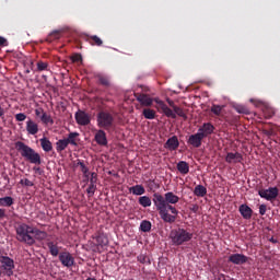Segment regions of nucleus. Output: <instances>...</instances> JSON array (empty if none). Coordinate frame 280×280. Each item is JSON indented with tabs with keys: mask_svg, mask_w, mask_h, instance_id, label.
<instances>
[{
	"mask_svg": "<svg viewBox=\"0 0 280 280\" xmlns=\"http://www.w3.org/2000/svg\"><path fill=\"white\" fill-rule=\"evenodd\" d=\"M180 197L172 191L164 194V196L159 192L153 194V205L161 220L166 222V224H174V222H176L178 209H176L174 205H178Z\"/></svg>",
	"mask_w": 280,
	"mask_h": 280,
	"instance_id": "nucleus-1",
	"label": "nucleus"
},
{
	"mask_svg": "<svg viewBox=\"0 0 280 280\" xmlns=\"http://www.w3.org/2000/svg\"><path fill=\"white\" fill-rule=\"evenodd\" d=\"M15 233L18 242H22L28 246H34V244H36V240L39 242L47 240V232L40 231L37 228H32L25 223L18 225Z\"/></svg>",
	"mask_w": 280,
	"mask_h": 280,
	"instance_id": "nucleus-2",
	"label": "nucleus"
},
{
	"mask_svg": "<svg viewBox=\"0 0 280 280\" xmlns=\"http://www.w3.org/2000/svg\"><path fill=\"white\" fill-rule=\"evenodd\" d=\"M15 150H18L21 156L32 165H40V163H43L40 153L36 152V150L32 149V147L25 144L22 141L15 142Z\"/></svg>",
	"mask_w": 280,
	"mask_h": 280,
	"instance_id": "nucleus-3",
	"label": "nucleus"
},
{
	"mask_svg": "<svg viewBox=\"0 0 280 280\" xmlns=\"http://www.w3.org/2000/svg\"><path fill=\"white\" fill-rule=\"evenodd\" d=\"M170 240L173 246H183V244H187L194 240V233L184 228H177L171 231Z\"/></svg>",
	"mask_w": 280,
	"mask_h": 280,
	"instance_id": "nucleus-4",
	"label": "nucleus"
},
{
	"mask_svg": "<svg viewBox=\"0 0 280 280\" xmlns=\"http://www.w3.org/2000/svg\"><path fill=\"white\" fill-rule=\"evenodd\" d=\"M96 124L103 130H110L115 126V116L108 110H101L96 115Z\"/></svg>",
	"mask_w": 280,
	"mask_h": 280,
	"instance_id": "nucleus-5",
	"label": "nucleus"
},
{
	"mask_svg": "<svg viewBox=\"0 0 280 280\" xmlns=\"http://www.w3.org/2000/svg\"><path fill=\"white\" fill-rule=\"evenodd\" d=\"M258 195L260 196V198H264L265 200L272 202V200H277V198L279 197V188L269 187L268 189H260L258 191Z\"/></svg>",
	"mask_w": 280,
	"mask_h": 280,
	"instance_id": "nucleus-6",
	"label": "nucleus"
},
{
	"mask_svg": "<svg viewBox=\"0 0 280 280\" xmlns=\"http://www.w3.org/2000/svg\"><path fill=\"white\" fill-rule=\"evenodd\" d=\"M0 262L2 264V270L7 277H12L14 275V259L8 256H1Z\"/></svg>",
	"mask_w": 280,
	"mask_h": 280,
	"instance_id": "nucleus-7",
	"label": "nucleus"
},
{
	"mask_svg": "<svg viewBox=\"0 0 280 280\" xmlns=\"http://www.w3.org/2000/svg\"><path fill=\"white\" fill-rule=\"evenodd\" d=\"M59 261L61 262L62 266H65L66 268H71L74 266L75 264V258L73 257V255H71V253L69 252H61L59 254Z\"/></svg>",
	"mask_w": 280,
	"mask_h": 280,
	"instance_id": "nucleus-8",
	"label": "nucleus"
},
{
	"mask_svg": "<svg viewBox=\"0 0 280 280\" xmlns=\"http://www.w3.org/2000/svg\"><path fill=\"white\" fill-rule=\"evenodd\" d=\"M133 95H135L137 102H139V104L141 106H145L147 108H150V106H152V104H154V98L150 97L149 94L135 93Z\"/></svg>",
	"mask_w": 280,
	"mask_h": 280,
	"instance_id": "nucleus-9",
	"label": "nucleus"
},
{
	"mask_svg": "<svg viewBox=\"0 0 280 280\" xmlns=\"http://www.w3.org/2000/svg\"><path fill=\"white\" fill-rule=\"evenodd\" d=\"M228 261L234 264V266H244V264L248 262V256L244 254H231Z\"/></svg>",
	"mask_w": 280,
	"mask_h": 280,
	"instance_id": "nucleus-10",
	"label": "nucleus"
},
{
	"mask_svg": "<svg viewBox=\"0 0 280 280\" xmlns=\"http://www.w3.org/2000/svg\"><path fill=\"white\" fill-rule=\"evenodd\" d=\"M74 119L79 126H89L91 124V116L84 110H78L74 114Z\"/></svg>",
	"mask_w": 280,
	"mask_h": 280,
	"instance_id": "nucleus-11",
	"label": "nucleus"
},
{
	"mask_svg": "<svg viewBox=\"0 0 280 280\" xmlns=\"http://www.w3.org/2000/svg\"><path fill=\"white\" fill-rule=\"evenodd\" d=\"M215 130V127L211 122H205L202 126L198 128V133L203 138L207 139V137H210V135H213Z\"/></svg>",
	"mask_w": 280,
	"mask_h": 280,
	"instance_id": "nucleus-12",
	"label": "nucleus"
},
{
	"mask_svg": "<svg viewBox=\"0 0 280 280\" xmlns=\"http://www.w3.org/2000/svg\"><path fill=\"white\" fill-rule=\"evenodd\" d=\"M202 139H205L198 131L195 135H190L187 143L192 148H200L202 145Z\"/></svg>",
	"mask_w": 280,
	"mask_h": 280,
	"instance_id": "nucleus-13",
	"label": "nucleus"
},
{
	"mask_svg": "<svg viewBox=\"0 0 280 280\" xmlns=\"http://www.w3.org/2000/svg\"><path fill=\"white\" fill-rule=\"evenodd\" d=\"M179 145H180V142L178 141V137L173 136L167 139V141L164 144V148L166 150H170V152H174L175 150H178Z\"/></svg>",
	"mask_w": 280,
	"mask_h": 280,
	"instance_id": "nucleus-14",
	"label": "nucleus"
},
{
	"mask_svg": "<svg viewBox=\"0 0 280 280\" xmlns=\"http://www.w3.org/2000/svg\"><path fill=\"white\" fill-rule=\"evenodd\" d=\"M225 161L228 163H242V161H244V156L242 155V153L240 152H229L225 156Z\"/></svg>",
	"mask_w": 280,
	"mask_h": 280,
	"instance_id": "nucleus-15",
	"label": "nucleus"
},
{
	"mask_svg": "<svg viewBox=\"0 0 280 280\" xmlns=\"http://www.w3.org/2000/svg\"><path fill=\"white\" fill-rule=\"evenodd\" d=\"M238 211L244 220H250L253 218V209L246 203L241 205Z\"/></svg>",
	"mask_w": 280,
	"mask_h": 280,
	"instance_id": "nucleus-16",
	"label": "nucleus"
},
{
	"mask_svg": "<svg viewBox=\"0 0 280 280\" xmlns=\"http://www.w3.org/2000/svg\"><path fill=\"white\" fill-rule=\"evenodd\" d=\"M95 141L98 145H108V139L106 138V131H104V129H100L95 133Z\"/></svg>",
	"mask_w": 280,
	"mask_h": 280,
	"instance_id": "nucleus-17",
	"label": "nucleus"
},
{
	"mask_svg": "<svg viewBox=\"0 0 280 280\" xmlns=\"http://www.w3.org/2000/svg\"><path fill=\"white\" fill-rule=\"evenodd\" d=\"M85 40L93 47H102L104 45V42L97 35H88Z\"/></svg>",
	"mask_w": 280,
	"mask_h": 280,
	"instance_id": "nucleus-18",
	"label": "nucleus"
},
{
	"mask_svg": "<svg viewBox=\"0 0 280 280\" xmlns=\"http://www.w3.org/2000/svg\"><path fill=\"white\" fill-rule=\"evenodd\" d=\"M26 131L28 135H38V124L30 118L26 121Z\"/></svg>",
	"mask_w": 280,
	"mask_h": 280,
	"instance_id": "nucleus-19",
	"label": "nucleus"
},
{
	"mask_svg": "<svg viewBox=\"0 0 280 280\" xmlns=\"http://www.w3.org/2000/svg\"><path fill=\"white\" fill-rule=\"evenodd\" d=\"M97 246H100L101 248H104V246L108 245V236L105 233H98L95 236Z\"/></svg>",
	"mask_w": 280,
	"mask_h": 280,
	"instance_id": "nucleus-20",
	"label": "nucleus"
},
{
	"mask_svg": "<svg viewBox=\"0 0 280 280\" xmlns=\"http://www.w3.org/2000/svg\"><path fill=\"white\" fill-rule=\"evenodd\" d=\"M47 247L52 257H58V255H60V247L58 246V244L50 241L47 243Z\"/></svg>",
	"mask_w": 280,
	"mask_h": 280,
	"instance_id": "nucleus-21",
	"label": "nucleus"
},
{
	"mask_svg": "<svg viewBox=\"0 0 280 280\" xmlns=\"http://www.w3.org/2000/svg\"><path fill=\"white\" fill-rule=\"evenodd\" d=\"M39 143L44 152H51V150H54V145L51 144V141H49V139L47 138L39 139Z\"/></svg>",
	"mask_w": 280,
	"mask_h": 280,
	"instance_id": "nucleus-22",
	"label": "nucleus"
},
{
	"mask_svg": "<svg viewBox=\"0 0 280 280\" xmlns=\"http://www.w3.org/2000/svg\"><path fill=\"white\" fill-rule=\"evenodd\" d=\"M129 192L133 194V196H143V194H145V188L143 185H136L129 188Z\"/></svg>",
	"mask_w": 280,
	"mask_h": 280,
	"instance_id": "nucleus-23",
	"label": "nucleus"
},
{
	"mask_svg": "<svg viewBox=\"0 0 280 280\" xmlns=\"http://www.w3.org/2000/svg\"><path fill=\"white\" fill-rule=\"evenodd\" d=\"M177 171L179 174H189V164L185 161H180L177 163Z\"/></svg>",
	"mask_w": 280,
	"mask_h": 280,
	"instance_id": "nucleus-24",
	"label": "nucleus"
},
{
	"mask_svg": "<svg viewBox=\"0 0 280 280\" xmlns=\"http://www.w3.org/2000/svg\"><path fill=\"white\" fill-rule=\"evenodd\" d=\"M194 194L197 196V198H205V196H207V187L197 185L194 189Z\"/></svg>",
	"mask_w": 280,
	"mask_h": 280,
	"instance_id": "nucleus-25",
	"label": "nucleus"
},
{
	"mask_svg": "<svg viewBox=\"0 0 280 280\" xmlns=\"http://www.w3.org/2000/svg\"><path fill=\"white\" fill-rule=\"evenodd\" d=\"M80 137L79 132H70L66 140L68 141L69 145H78V138Z\"/></svg>",
	"mask_w": 280,
	"mask_h": 280,
	"instance_id": "nucleus-26",
	"label": "nucleus"
},
{
	"mask_svg": "<svg viewBox=\"0 0 280 280\" xmlns=\"http://www.w3.org/2000/svg\"><path fill=\"white\" fill-rule=\"evenodd\" d=\"M69 148V142L66 139H60L56 142V150L57 152H63V150H67Z\"/></svg>",
	"mask_w": 280,
	"mask_h": 280,
	"instance_id": "nucleus-27",
	"label": "nucleus"
},
{
	"mask_svg": "<svg viewBox=\"0 0 280 280\" xmlns=\"http://www.w3.org/2000/svg\"><path fill=\"white\" fill-rule=\"evenodd\" d=\"M142 115L144 119H156V110L152 108H144L142 110Z\"/></svg>",
	"mask_w": 280,
	"mask_h": 280,
	"instance_id": "nucleus-28",
	"label": "nucleus"
},
{
	"mask_svg": "<svg viewBox=\"0 0 280 280\" xmlns=\"http://www.w3.org/2000/svg\"><path fill=\"white\" fill-rule=\"evenodd\" d=\"M14 205V198L7 196L0 198V207H12Z\"/></svg>",
	"mask_w": 280,
	"mask_h": 280,
	"instance_id": "nucleus-29",
	"label": "nucleus"
},
{
	"mask_svg": "<svg viewBox=\"0 0 280 280\" xmlns=\"http://www.w3.org/2000/svg\"><path fill=\"white\" fill-rule=\"evenodd\" d=\"M140 231H142V233H150L152 231V222L143 220L140 223Z\"/></svg>",
	"mask_w": 280,
	"mask_h": 280,
	"instance_id": "nucleus-30",
	"label": "nucleus"
},
{
	"mask_svg": "<svg viewBox=\"0 0 280 280\" xmlns=\"http://www.w3.org/2000/svg\"><path fill=\"white\" fill-rule=\"evenodd\" d=\"M138 202L141 207L148 208V207H152V199H150V197L148 196H142L138 199Z\"/></svg>",
	"mask_w": 280,
	"mask_h": 280,
	"instance_id": "nucleus-31",
	"label": "nucleus"
},
{
	"mask_svg": "<svg viewBox=\"0 0 280 280\" xmlns=\"http://www.w3.org/2000/svg\"><path fill=\"white\" fill-rule=\"evenodd\" d=\"M40 121L44 122L45 126H47L48 124H50V126H54V118H51V115L47 113H43V115L40 116Z\"/></svg>",
	"mask_w": 280,
	"mask_h": 280,
	"instance_id": "nucleus-32",
	"label": "nucleus"
},
{
	"mask_svg": "<svg viewBox=\"0 0 280 280\" xmlns=\"http://www.w3.org/2000/svg\"><path fill=\"white\" fill-rule=\"evenodd\" d=\"M59 38H60V31H54L47 36L46 40L47 43H54V40H58Z\"/></svg>",
	"mask_w": 280,
	"mask_h": 280,
	"instance_id": "nucleus-33",
	"label": "nucleus"
},
{
	"mask_svg": "<svg viewBox=\"0 0 280 280\" xmlns=\"http://www.w3.org/2000/svg\"><path fill=\"white\" fill-rule=\"evenodd\" d=\"M97 80L102 86H110V79L108 77L98 74Z\"/></svg>",
	"mask_w": 280,
	"mask_h": 280,
	"instance_id": "nucleus-34",
	"label": "nucleus"
},
{
	"mask_svg": "<svg viewBox=\"0 0 280 280\" xmlns=\"http://www.w3.org/2000/svg\"><path fill=\"white\" fill-rule=\"evenodd\" d=\"M234 108L240 115H250V109L244 105H236Z\"/></svg>",
	"mask_w": 280,
	"mask_h": 280,
	"instance_id": "nucleus-35",
	"label": "nucleus"
},
{
	"mask_svg": "<svg viewBox=\"0 0 280 280\" xmlns=\"http://www.w3.org/2000/svg\"><path fill=\"white\" fill-rule=\"evenodd\" d=\"M95 191H97V184H90L86 188L88 197L93 198L95 196Z\"/></svg>",
	"mask_w": 280,
	"mask_h": 280,
	"instance_id": "nucleus-36",
	"label": "nucleus"
},
{
	"mask_svg": "<svg viewBox=\"0 0 280 280\" xmlns=\"http://www.w3.org/2000/svg\"><path fill=\"white\" fill-rule=\"evenodd\" d=\"M137 260L140 262V264H147L148 266H150V264H152L150 261V257L147 255V254H140L137 256Z\"/></svg>",
	"mask_w": 280,
	"mask_h": 280,
	"instance_id": "nucleus-37",
	"label": "nucleus"
},
{
	"mask_svg": "<svg viewBox=\"0 0 280 280\" xmlns=\"http://www.w3.org/2000/svg\"><path fill=\"white\" fill-rule=\"evenodd\" d=\"M173 113L175 115H178V117H183L184 119H187V114H185V110H183V108L178 107L175 105V107H173Z\"/></svg>",
	"mask_w": 280,
	"mask_h": 280,
	"instance_id": "nucleus-38",
	"label": "nucleus"
},
{
	"mask_svg": "<svg viewBox=\"0 0 280 280\" xmlns=\"http://www.w3.org/2000/svg\"><path fill=\"white\" fill-rule=\"evenodd\" d=\"M155 104L158 105L156 108L158 110H164L167 107V104H165V102H163L162 100H160L159 97L154 98Z\"/></svg>",
	"mask_w": 280,
	"mask_h": 280,
	"instance_id": "nucleus-39",
	"label": "nucleus"
},
{
	"mask_svg": "<svg viewBox=\"0 0 280 280\" xmlns=\"http://www.w3.org/2000/svg\"><path fill=\"white\" fill-rule=\"evenodd\" d=\"M162 113H164V115L166 117H171V119H176V114L168 106H166V108L162 109Z\"/></svg>",
	"mask_w": 280,
	"mask_h": 280,
	"instance_id": "nucleus-40",
	"label": "nucleus"
},
{
	"mask_svg": "<svg viewBox=\"0 0 280 280\" xmlns=\"http://www.w3.org/2000/svg\"><path fill=\"white\" fill-rule=\"evenodd\" d=\"M211 113H213V115H217V117H220L222 115V106L212 105Z\"/></svg>",
	"mask_w": 280,
	"mask_h": 280,
	"instance_id": "nucleus-41",
	"label": "nucleus"
},
{
	"mask_svg": "<svg viewBox=\"0 0 280 280\" xmlns=\"http://www.w3.org/2000/svg\"><path fill=\"white\" fill-rule=\"evenodd\" d=\"M49 63L45 61H37V71H47Z\"/></svg>",
	"mask_w": 280,
	"mask_h": 280,
	"instance_id": "nucleus-42",
	"label": "nucleus"
},
{
	"mask_svg": "<svg viewBox=\"0 0 280 280\" xmlns=\"http://www.w3.org/2000/svg\"><path fill=\"white\" fill-rule=\"evenodd\" d=\"M78 166L81 167L82 174H89V167L86 166V164H84V162L78 160L77 167Z\"/></svg>",
	"mask_w": 280,
	"mask_h": 280,
	"instance_id": "nucleus-43",
	"label": "nucleus"
},
{
	"mask_svg": "<svg viewBox=\"0 0 280 280\" xmlns=\"http://www.w3.org/2000/svg\"><path fill=\"white\" fill-rule=\"evenodd\" d=\"M27 119V115L24 113H19L15 115V121H25Z\"/></svg>",
	"mask_w": 280,
	"mask_h": 280,
	"instance_id": "nucleus-44",
	"label": "nucleus"
},
{
	"mask_svg": "<svg viewBox=\"0 0 280 280\" xmlns=\"http://www.w3.org/2000/svg\"><path fill=\"white\" fill-rule=\"evenodd\" d=\"M90 185H97V173H91Z\"/></svg>",
	"mask_w": 280,
	"mask_h": 280,
	"instance_id": "nucleus-45",
	"label": "nucleus"
},
{
	"mask_svg": "<svg viewBox=\"0 0 280 280\" xmlns=\"http://www.w3.org/2000/svg\"><path fill=\"white\" fill-rule=\"evenodd\" d=\"M8 45H10L8 38L0 36V47H8Z\"/></svg>",
	"mask_w": 280,
	"mask_h": 280,
	"instance_id": "nucleus-46",
	"label": "nucleus"
},
{
	"mask_svg": "<svg viewBox=\"0 0 280 280\" xmlns=\"http://www.w3.org/2000/svg\"><path fill=\"white\" fill-rule=\"evenodd\" d=\"M267 210H268V207L265 203L259 206V214L260 215H266Z\"/></svg>",
	"mask_w": 280,
	"mask_h": 280,
	"instance_id": "nucleus-47",
	"label": "nucleus"
},
{
	"mask_svg": "<svg viewBox=\"0 0 280 280\" xmlns=\"http://www.w3.org/2000/svg\"><path fill=\"white\" fill-rule=\"evenodd\" d=\"M82 61V55L75 54L72 56V62H80Z\"/></svg>",
	"mask_w": 280,
	"mask_h": 280,
	"instance_id": "nucleus-48",
	"label": "nucleus"
},
{
	"mask_svg": "<svg viewBox=\"0 0 280 280\" xmlns=\"http://www.w3.org/2000/svg\"><path fill=\"white\" fill-rule=\"evenodd\" d=\"M24 187H34V183L28 178H24Z\"/></svg>",
	"mask_w": 280,
	"mask_h": 280,
	"instance_id": "nucleus-49",
	"label": "nucleus"
},
{
	"mask_svg": "<svg viewBox=\"0 0 280 280\" xmlns=\"http://www.w3.org/2000/svg\"><path fill=\"white\" fill-rule=\"evenodd\" d=\"M199 209L200 207L196 203L190 207V211H192V213H198Z\"/></svg>",
	"mask_w": 280,
	"mask_h": 280,
	"instance_id": "nucleus-50",
	"label": "nucleus"
},
{
	"mask_svg": "<svg viewBox=\"0 0 280 280\" xmlns=\"http://www.w3.org/2000/svg\"><path fill=\"white\" fill-rule=\"evenodd\" d=\"M264 135H266V137H272V135H275V130H264Z\"/></svg>",
	"mask_w": 280,
	"mask_h": 280,
	"instance_id": "nucleus-51",
	"label": "nucleus"
},
{
	"mask_svg": "<svg viewBox=\"0 0 280 280\" xmlns=\"http://www.w3.org/2000/svg\"><path fill=\"white\" fill-rule=\"evenodd\" d=\"M43 113H45V110L43 108L35 109L36 117H42L40 115H43Z\"/></svg>",
	"mask_w": 280,
	"mask_h": 280,
	"instance_id": "nucleus-52",
	"label": "nucleus"
},
{
	"mask_svg": "<svg viewBox=\"0 0 280 280\" xmlns=\"http://www.w3.org/2000/svg\"><path fill=\"white\" fill-rule=\"evenodd\" d=\"M166 102H167L168 106H171V108L174 109V107H176V104H174V101L167 98Z\"/></svg>",
	"mask_w": 280,
	"mask_h": 280,
	"instance_id": "nucleus-53",
	"label": "nucleus"
},
{
	"mask_svg": "<svg viewBox=\"0 0 280 280\" xmlns=\"http://www.w3.org/2000/svg\"><path fill=\"white\" fill-rule=\"evenodd\" d=\"M5 218V209L0 208V220H3Z\"/></svg>",
	"mask_w": 280,
	"mask_h": 280,
	"instance_id": "nucleus-54",
	"label": "nucleus"
},
{
	"mask_svg": "<svg viewBox=\"0 0 280 280\" xmlns=\"http://www.w3.org/2000/svg\"><path fill=\"white\" fill-rule=\"evenodd\" d=\"M5 115V109H3V107L0 106V118L3 119Z\"/></svg>",
	"mask_w": 280,
	"mask_h": 280,
	"instance_id": "nucleus-55",
	"label": "nucleus"
},
{
	"mask_svg": "<svg viewBox=\"0 0 280 280\" xmlns=\"http://www.w3.org/2000/svg\"><path fill=\"white\" fill-rule=\"evenodd\" d=\"M269 242H271V244H277V240H275V237H271Z\"/></svg>",
	"mask_w": 280,
	"mask_h": 280,
	"instance_id": "nucleus-56",
	"label": "nucleus"
},
{
	"mask_svg": "<svg viewBox=\"0 0 280 280\" xmlns=\"http://www.w3.org/2000/svg\"><path fill=\"white\" fill-rule=\"evenodd\" d=\"M20 185H25V179H21Z\"/></svg>",
	"mask_w": 280,
	"mask_h": 280,
	"instance_id": "nucleus-57",
	"label": "nucleus"
},
{
	"mask_svg": "<svg viewBox=\"0 0 280 280\" xmlns=\"http://www.w3.org/2000/svg\"><path fill=\"white\" fill-rule=\"evenodd\" d=\"M84 178H89V173L83 174Z\"/></svg>",
	"mask_w": 280,
	"mask_h": 280,
	"instance_id": "nucleus-58",
	"label": "nucleus"
},
{
	"mask_svg": "<svg viewBox=\"0 0 280 280\" xmlns=\"http://www.w3.org/2000/svg\"><path fill=\"white\" fill-rule=\"evenodd\" d=\"M34 170H35V171H38V170H40V168H36V167H34Z\"/></svg>",
	"mask_w": 280,
	"mask_h": 280,
	"instance_id": "nucleus-59",
	"label": "nucleus"
},
{
	"mask_svg": "<svg viewBox=\"0 0 280 280\" xmlns=\"http://www.w3.org/2000/svg\"><path fill=\"white\" fill-rule=\"evenodd\" d=\"M226 280V279H225ZM228 280H235V279H228Z\"/></svg>",
	"mask_w": 280,
	"mask_h": 280,
	"instance_id": "nucleus-60",
	"label": "nucleus"
},
{
	"mask_svg": "<svg viewBox=\"0 0 280 280\" xmlns=\"http://www.w3.org/2000/svg\"><path fill=\"white\" fill-rule=\"evenodd\" d=\"M2 272L0 271V277H1Z\"/></svg>",
	"mask_w": 280,
	"mask_h": 280,
	"instance_id": "nucleus-61",
	"label": "nucleus"
},
{
	"mask_svg": "<svg viewBox=\"0 0 280 280\" xmlns=\"http://www.w3.org/2000/svg\"><path fill=\"white\" fill-rule=\"evenodd\" d=\"M0 255H1V249H0Z\"/></svg>",
	"mask_w": 280,
	"mask_h": 280,
	"instance_id": "nucleus-62",
	"label": "nucleus"
}]
</instances>
